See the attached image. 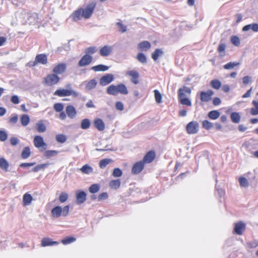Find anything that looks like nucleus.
<instances>
[{"mask_svg": "<svg viewBox=\"0 0 258 258\" xmlns=\"http://www.w3.org/2000/svg\"><path fill=\"white\" fill-rule=\"evenodd\" d=\"M106 92L107 94L114 96L117 95L119 93L123 95L128 94V91L125 85L121 83L117 86L110 85L108 87Z\"/></svg>", "mask_w": 258, "mask_h": 258, "instance_id": "f257e3e1", "label": "nucleus"}, {"mask_svg": "<svg viewBox=\"0 0 258 258\" xmlns=\"http://www.w3.org/2000/svg\"><path fill=\"white\" fill-rule=\"evenodd\" d=\"M70 206L67 205L63 208L59 206L54 207L51 211V214L52 217L57 218L60 216L66 217L69 213Z\"/></svg>", "mask_w": 258, "mask_h": 258, "instance_id": "f03ea898", "label": "nucleus"}, {"mask_svg": "<svg viewBox=\"0 0 258 258\" xmlns=\"http://www.w3.org/2000/svg\"><path fill=\"white\" fill-rule=\"evenodd\" d=\"M95 3H92L88 5L84 9H78L75 11V16H91L95 9Z\"/></svg>", "mask_w": 258, "mask_h": 258, "instance_id": "7ed1b4c3", "label": "nucleus"}, {"mask_svg": "<svg viewBox=\"0 0 258 258\" xmlns=\"http://www.w3.org/2000/svg\"><path fill=\"white\" fill-rule=\"evenodd\" d=\"M54 95L59 97L72 95L74 97H77L79 93L72 89H58L54 92Z\"/></svg>", "mask_w": 258, "mask_h": 258, "instance_id": "20e7f679", "label": "nucleus"}, {"mask_svg": "<svg viewBox=\"0 0 258 258\" xmlns=\"http://www.w3.org/2000/svg\"><path fill=\"white\" fill-rule=\"evenodd\" d=\"M59 77L56 74H51L48 75L44 78V83L48 86H52L56 84L59 81Z\"/></svg>", "mask_w": 258, "mask_h": 258, "instance_id": "39448f33", "label": "nucleus"}, {"mask_svg": "<svg viewBox=\"0 0 258 258\" xmlns=\"http://www.w3.org/2000/svg\"><path fill=\"white\" fill-rule=\"evenodd\" d=\"M199 124L198 122L192 121L189 122L186 127L187 132L189 134H195L198 132Z\"/></svg>", "mask_w": 258, "mask_h": 258, "instance_id": "423d86ee", "label": "nucleus"}, {"mask_svg": "<svg viewBox=\"0 0 258 258\" xmlns=\"http://www.w3.org/2000/svg\"><path fill=\"white\" fill-rule=\"evenodd\" d=\"M93 56L89 55H84L79 61L78 65L80 67L89 66L93 60Z\"/></svg>", "mask_w": 258, "mask_h": 258, "instance_id": "0eeeda50", "label": "nucleus"}, {"mask_svg": "<svg viewBox=\"0 0 258 258\" xmlns=\"http://www.w3.org/2000/svg\"><path fill=\"white\" fill-rule=\"evenodd\" d=\"M114 80V76L111 74H107L102 76L99 80L101 86H104L108 85Z\"/></svg>", "mask_w": 258, "mask_h": 258, "instance_id": "6e6552de", "label": "nucleus"}, {"mask_svg": "<svg viewBox=\"0 0 258 258\" xmlns=\"http://www.w3.org/2000/svg\"><path fill=\"white\" fill-rule=\"evenodd\" d=\"M47 63V57L45 54H37L35 60L33 62L32 66H36L38 63L46 64Z\"/></svg>", "mask_w": 258, "mask_h": 258, "instance_id": "1a4fd4ad", "label": "nucleus"}, {"mask_svg": "<svg viewBox=\"0 0 258 258\" xmlns=\"http://www.w3.org/2000/svg\"><path fill=\"white\" fill-rule=\"evenodd\" d=\"M125 75L131 77V81L134 84H138L139 83V73L138 71L134 70L128 71Z\"/></svg>", "mask_w": 258, "mask_h": 258, "instance_id": "9d476101", "label": "nucleus"}, {"mask_svg": "<svg viewBox=\"0 0 258 258\" xmlns=\"http://www.w3.org/2000/svg\"><path fill=\"white\" fill-rule=\"evenodd\" d=\"M76 203L78 205L84 203L86 200L87 195L86 192L82 190H78L76 192Z\"/></svg>", "mask_w": 258, "mask_h": 258, "instance_id": "9b49d317", "label": "nucleus"}, {"mask_svg": "<svg viewBox=\"0 0 258 258\" xmlns=\"http://www.w3.org/2000/svg\"><path fill=\"white\" fill-rule=\"evenodd\" d=\"M144 167V163L142 161L136 162L133 166L132 173L134 174H138L140 173Z\"/></svg>", "mask_w": 258, "mask_h": 258, "instance_id": "f8f14e48", "label": "nucleus"}, {"mask_svg": "<svg viewBox=\"0 0 258 258\" xmlns=\"http://www.w3.org/2000/svg\"><path fill=\"white\" fill-rule=\"evenodd\" d=\"M214 94V92L209 90L207 92L202 91L201 92V100L203 102H208L211 99V96Z\"/></svg>", "mask_w": 258, "mask_h": 258, "instance_id": "ddd939ff", "label": "nucleus"}, {"mask_svg": "<svg viewBox=\"0 0 258 258\" xmlns=\"http://www.w3.org/2000/svg\"><path fill=\"white\" fill-rule=\"evenodd\" d=\"M113 49L112 46L106 45L100 48L99 53L102 56H107L110 55Z\"/></svg>", "mask_w": 258, "mask_h": 258, "instance_id": "4468645a", "label": "nucleus"}, {"mask_svg": "<svg viewBox=\"0 0 258 258\" xmlns=\"http://www.w3.org/2000/svg\"><path fill=\"white\" fill-rule=\"evenodd\" d=\"M245 229V224L241 222H239L235 224L234 231L236 234L240 235L242 234Z\"/></svg>", "mask_w": 258, "mask_h": 258, "instance_id": "2eb2a0df", "label": "nucleus"}, {"mask_svg": "<svg viewBox=\"0 0 258 258\" xmlns=\"http://www.w3.org/2000/svg\"><path fill=\"white\" fill-rule=\"evenodd\" d=\"M67 69V65L61 63L56 66L53 69V72L56 75L63 73Z\"/></svg>", "mask_w": 258, "mask_h": 258, "instance_id": "dca6fc26", "label": "nucleus"}, {"mask_svg": "<svg viewBox=\"0 0 258 258\" xmlns=\"http://www.w3.org/2000/svg\"><path fill=\"white\" fill-rule=\"evenodd\" d=\"M155 158V153L153 151L148 152L144 156L143 160L144 163H150L152 162Z\"/></svg>", "mask_w": 258, "mask_h": 258, "instance_id": "f3484780", "label": "nucleus"}, {"mask_svg": "<svg viewBox=\"0 0 258 258\" xmlns=\"http://www.w3.org/2000/svg\"><path fill=\"white\" fill-rule=\"evenodd\" d=\"M66 111L69 118L73 119L76 116L77 111L75 108L73 106H67L66 108Z\"/></svg>", "mask_w": 258, "mask_h": 258, "instance_id": "a211bd4d", "label": "nucleus"}, {"mask_svg": "<svg viewBox=\"0 0 258 258\" xmlns=\"http://www.w3.org/2000/svg\"><path fill=\"white\" fill-rule=\"evenodd\" d=\"M34 144L37 148L42 147L46 145L43 141V138L40 136H36L34 137Z\"/></svg>", "mask_w": 258, "mask_h": 258, "instance_id": "6ab92c4d", "label": "nucleus"}, {"mask_svg": "<svg viewBox=\"0 0 258 258\" xmlns=\"http://www.w3.org/2000/svg\"><path fill=\"white\" fill-rule=\"evenodd\" d=\"M33 199L32 196L29 193L25 194L23 196V205L24 206H29L31 205Z\"/></svg>", "mask_w": 258, "mask_h": 258, "instance_id": "aec40b11", "label": "nucleus"}, {"mask_svg": "<svg viewBox=\"0 0 258 258\" xmlns=\"http://www.w3.org/2000/svg\"><path fill=\"white\" fill-rule=\"evenodd\" d=\"M94 125L99 131H102L105 128V124L103 120L100 118H97L94 120Z\"/></svg>", "mask_w": 258, "mask_h": 258, "instance_id": "412c9836", "label": "nucleus"}, {"mask_svg": "<svg viewBox=\"0 0 258 258\" xmlns=\"http://www.w3.org/2000/svg\"><path fill=\"white\" fill-rule=\"evenodd\" d=\"M151 45L148 41H144L139 43L138 48L142 51H147L151 48Z\"/></svg>", "mask_w": 258, "mask_h": 258, "instance_id": "4be33fe9", "label": "nucleus"}, {"mask_svg": "<svg viewBox=\"0 0 258 258\" xmlns=\"http://www.w3.org/2000/svg\"><path fill=\"white\" fill-rule=\"evenodd\" d=\"M58 244V242L52 241L49 238H44L41 240V245L43 247L57 245Z\"/></svg>", "mask_w": 258, "mask_h": 258, "instance_id": "5701e85b", "label": "nucleus"}, {"mask_svg": "<svg viewBox=\"0 0 258 258\" xmlns=\"http://www.w3.org/2000/svg\"><path fill=\"white\" fill-rule=\"evenodd\" d=\"M109 69V67L104 64H98L91 67V70L95 72H105Z\"/></svg>", "mask_w": 258, "mask_h": 258, "instance_id": "b1692460", "label": "nucleus"}, {"mask_svg": "<svg viewBox=\"0 0 258 258\" xmlns=\"http://www.w3.org/2000/svg\"><path fill=\"white\" fill-rule=\"evenodd\" d=\"M97 84V82L95 79H91L86 83L85 89L88 91H90L95 88Z\"/></svg>", "mask_w": 258, "mask_h": 258, "instance_id": "393cba45", "label": "nucleus"}, {"mask_svg": "<svg viewBox=\"0 0 258 258\" xmlns=\"http://www.w3.org/2000/svg\"><path fill=\"white\" fill-rule=\"evenodd\" d=\"M9 164L7 160L4 157L0 158V168L4 171H8Z\"/></svg>", "mask_w": 258, "mask_h": 258, "instance_id": "a878e982", "label": "nucleus"}, {"mask_svg": "<svg viewBox=\"0 0 258 258\" xmlns=\"http://www.w3.org/2000/svg\"><path fill=\"white\" fill-rule=\"evenodd\" d=\"M184 93L190 94L191 93L190 89L187 87H183L182 88H180L178 90V97H185V94Z\"/></svg>", "mask_w": 258, "mask_h": 258, "instance_id": "bb28decb", "label": "nucleus"}, {"mask_svg": "<svg viewBox=\"0 0 258 258\" xmlns=\"http://www.w3.org/2000/svg\"><path fill=\"white\" fill-rule=\"evenodd\" d=\"M230 118L232 121L235 123H238L240 121V115L239 113L234 112H232L230 115Z\"/></svg>", "mask_w": 258, "mask_h": 258, "instance_id": "cd10ccee", "label": "nucleus"}, {"mask_svg": "<svg viewBox=\"0 0 258 258\" xmlns=\"http://www.w3.org/2000/svg\"><path fill=\"white\" fill-rule=\"evenodd\" d=\"M163 54V51L161 49L157 48L152 53V58L154 60H156L159 56Z\"/></svg>", "mask_w": 258, "mask_h": 258, "instance_id": "c85d7f7f", "label": "nucleus"}, {"mask_svg": "<svg viewBox=\"0 0 258 258\" xmlns=\"http://www.w3.org/2000/svg\"><path fill=\"white\" fill-rule=\"evenodd\" d=\"M80 170L82 173L87 174H90L93 170V168L88 164L83 165Z\"/></svg>", "mask_w": 258, "mask_h": 258, "instance_id": "c756f323", "label": "nucleus"}, {"mask_svg": "<svg viewBox=\"0 0 258 258\" xmlns=\"http://www.w3.org/2000/svg\"><path fill=\"white\" fill-rule=\"evenodd\" d=\"M220 113L218 110H212L209 112L208 117L212 119H216L220 116Z\"/></svg>", "mask_w": 258, "mask_h": 258, "instance_id": "7c9ffc66", "label": "nucleus"}, {"mask_svg": "<svg viewBox=\"0 0 258 258\" xmlns=\"http://www.w3.org/2000/svg\"><path fill=\"white\" fill-rule=\"evenodd\" d=\"M240 64V63L237 61L229 62L223 66V68L225 70H231L235 67L238 66Z\"/></svg>", "mask_w": 258, "mask_h": 258, "instance_id": "2f4dec72", "label": "nucleus"}, {"mask_svg": "<svg viewBox=\"0 0 258 258\" xmlns=\"http://www.w3.org/2000/svg\"><path fill=\"white\" fill-rule=\"evenodd\" d=\"M31 154L30 149L29 147H25L22 152L21 157L23 159H27L28 158Z\"/></svg>", "mask_w": 258, "mask_h": 258, "instance_id": "473e14b6", "label": "nucleus"}, {"mask_svg": "<svg viewBox=\"0 0 258 258\" xmlns=\"http://www.w3.org/2000/svg\"><path fill=\"white\" fill-rule=\"evenodd\" d=\"M211 86L215 89L218 90L221 87V83L218 79H214L211 81Z\"/></svg>", "mask_w": 258, "mask_h": 258, "instance_id": "72a5a7b5", "label": "nucleus"}, {"mask_svg": "<svg viewBox=\"0 0 258 258\" xmlns=\"http://www.w3.org/2000/svg\"><path fill=\"white\" fill-rule=\"evenodd\" d=\"M112 162V160L111 159H104L100 160L99 162V166L101 168L103 169L105 168L107 165Z\"/></svg>", "mask_w": 258, "mask_h": 258, "instance_id": "f704fd0d", "label": "nucleus"}, {"mask_svg": "<svg viewBox=\"0 0 258 258\" xmlns=\"http://www.w3.org/2000/svg\"><path fill=\"white\" fill-rule=\"evenodd\" d=\"M21 123L22 125L26 126L30 122V118L27 114H23L20 118Z\"/></svg>", "mask_w": 258, "mask_h": 258, "instance_id": "c9c22d12", "label": "nucleus"}, {"mask_svg": "<svg viewBox=\"0 0 258 258\" xmlns=\"http://www.w3.org/2000/svg\"><path fill=\"white\" fill-rule=\"evenodd\" d=\"M138 60L142 63H147V57L142 52L139 53L137 55Z\"/></svg>", "mask_w": 258, "mask_h": 258, "instance_id": "e433bc0d", "label": "nucleus"}, {"mask_svg": "<svg viewBox=\"0 0 258 258\" xmlns=\"http://www.w3.org/2000/svg\"><path fill=\"white\" fill-rule=\"evenodd\" d=\"M252 103L254 107L251 109L250 113L253 115H257L258 114V101L253 100Z\"/></svg>", "mask_w": 258, "mask_h": 258, "instance_id": "4c0bfd02", "label": "nucleus"}, {"mask_svg": "<svg viewBox=\"0 0 258 258\" xmlns=\"http://www.w3.org/2000/svg\"><path fill=\"white\" fill-rule=\"evenodd\" d=\"M48 165H49L48 163L38 164V165H36L35 167H34L32 169V171L34 172H38L40 170L44 169V168L47 167L48 166Z\"/></svg>", "mask_w": 258, "mask_h": 258, "instance_id": "58836bf2", "label": "nucleus"}, {"mask_svg": "<svg viewBox=\"0 0 258 258\" xmlns=\"http://www.w3.org/2000/svg\"><path fill=\"white\" fill-rule=\"evenodd\" d=\"M110 186L112 188L117 189L120 185V181L119 179L112 180L110 182Z\"/></svg>", "mask_w": 258, "mask_h": 258, "instance_id": "ea45409f", "label": "nucleus"}, {"mask_svg": "<svg viewBox=\"0 0 258 258\" xmlns=\"http://www.w3.org/2000/svg\"><path fill=\"white\" fill-rule=\"evenodd\" d=\"M90 126V121L89 119L86 118L82 120L81 127L83 130H86L89 128Z\"/></svg>", "mask_w": 258, "mask_h": 258, "instance_id": "a19ab883", "label": "nucleus"}, {"mask_svg": "<svg viewBox=\"0 0 258 258\" xmlns=\"http://www.w3.org/2000/svg\"><path fill=\"white\" fill-rule=\"evenodd\" d=\"M97 51V49L95 46H91L87 48L85 50V55H89V56H92L91 55L94 54Z\"/></svg>", "mask_w": 258, "mask_h": 258, "instance_id": "79ce46f5", "label": "nucleus"}, {"mask_svg": "<svg viewBox=\"0 0 258 258\" xmlns=\"http://www.w3.org/2000/svg\"><path fill=\"white\" fill-rule=\"evenodd\" d=\"M37 131L39 133H43L46 131V126L42 122V121H39L36 124Z\"/></svg>", "mask_w": 258, "mask_h": 258, "instance_id": "37998d69", "label": "nucleus"}, {"mask_svg": "<svg viewBox=\"0 0 258 258\" xmlns=\"http://www.w3.org/2000/svg\"><path fill=\"white\" fill-rule=\"evenodd\" d=\"M155 99L156 102L157 103H160L162 102V96L161 94L159 92V91L157 90H155L154 91Z\"/></svg>", "mask_w": 258, "mask_h": 258, "instance_id": "c03bdc74", "label": "nucleus"}, {"mask_svg": "<svg viewBox=\"0 0 258 258\" xmlns=\"http://www.w3.org/2000/svg\"><path fill=\"white\" fill-rule=\"evenodd\" d=\"M99 188L100 187L98 184H93L90 186L89 191L92 194H95L99 191Z\"/></svg>", "mask_w": 258, "mask_h": 258, "instance_id": "a18cd8bd", "label": "nucleus"}, {"mask_svg": "<svg viewBox=\"0 0 258 258\" xmlns=\"http://www.w3.org/2000/svg\"><path fill=\"white\" fill-rule=\"evenodd\" d=\"M180 99V103L183 105H185L188 106H190L191 105V103L190 100L186 98L185 97H179Z\"/></svg>", "mask_w": 258, "mask_h": 258, "instance_id": "49530a36", "label": "nucleus"}, {"mask_svg": "<svg viewBox=\"0 0 258 258\" xmlns=\"http://www.w3.org/2000/svg\"><path fill=\"white\" fill-rule=\"evenodd\" d=\"M203 127L207 130L211 129L213 126V124L207 120H204L202 122Z\"/></svg>", "mask_w": 258, "mask_h": 258, "instance_id": "de8ad7c7", "label": "nucleus"}, {"mask_svg": "<svg viewBox=\"0 0 258 258\" xmlns=\"http://www.w3.org/2000/svg\"><path fill=\"white\" fill-rule=\"evenodd\" d=\"M56 140L58 143H63L66 141L67 137L63 134H58L56 136Z\"/></svg>", "mask_w": 258, "mask_h": 258, "instance_id": "09e8293b", "label": "nucleus"}, {"mask_svg": "<svg viewBox=\"0 0 258 258\" xmlns=\"http://www.w3.org/2000/svg\"><path fill=\"white\" fill-rule=\"evenodd\" d=\"M239 181L240 186H241L242 187H246L249 185L248 181L247 179L244 177H240L239 178Z\"/></svg>", "mask_w": 258, "mask_h": 258, "instance_id": "8fccbe9b", "label": "nucleus"}, {"mask_svg": "<svg viewBox=\"0 0 258 258\" xmlns=\"http://www.w3.org/2000/svg\"><path fill=\"white\" fill-rule=\"evenodd\" d=\"M231 41L232 43L236 46H238L240 43L239 37L236 36H232L231 37Z\"/></svg>", "mask_w": 258, "mask_h": 258, "instance_id": "3c124183", "label": "nucleus"}, {"mask_svg": "<svg viewBox=\"0 0 258 258\" xmlns=\"http://www.w3.org/2000/svg\"><path fill=\"white\" fill-rule=\"evenodd\" d=\"M122 174V172L119 168H115L113 169L112 176L115 177H120Z\"/></svg>", "mask_w": 258, "mask_h": 258, "instance_id": "603ef678", "label": "nucleus"}, {"mask_svg": "<svg viewBox=\"0 0 258 258\" xmlns=\"http://www.w3.org/2000/svg\"><path fill=\"white\" fill-rule=\"evenodd\" d=\"M76 241V238L74 237H68L61 240L63 244H68Z\"/></svg>", "mask_w": 258, "mask_h": 258, "instance_id": "864d4df0", "label": "nucleus"}, {"mask_svg": "<svg viewBox=\"0 0 258 258\" xmlns=\"http://www.w3.org/2000/svg\"><path fill=\"white\" fill-rule=\"evenodd\" d=\"M225 48L226 45L224 43L220 44L218 46V51L220 53V55L222 56L224 55Z\"/></svg>", "mask_w": 258, "mask_h": 258, "instance_id": "5fc2aeb1", "label": "nucleus"}, {"mask_svg": "<svg viewBox=\"0 0 258 258\" xmlns=\"http://www.w3.org/2000/svg\"><path fill=\"white\" fill-rule=\"evenodd\" d=\"M58 199L60 203H64L68 200V195L65 192H61Z\"/></svg>", "mask_w": 258, "mask_h": 258, "instance_id": "6e6d98bb", "label": "nucleus"}, {"mask_svg": "<svg viewBox=\"0 0 258 258\" xmlns=\"http://www.w3.org/2000/svg\"><path fill=\"white\" fill-rule=\"evenodd\" d=\"M62 49H64L66 51H69L70 49V45L69 44H63L62 46L59 47L57 48L56 52L60 53Z\"/></svg>", "mask_w": 258, "mask_h": 258, "instance_id": "4d7b16f0", "label": "nucleus"}, {"mask_svg": "<svg viewBox=\"0 0 258 258\" xmlns=\"http://www.w3.org/2000/svg\"><path fill=\"white\" fill-rule=\"evenodd\" d=\"M116 25L118 27V31L124 33L126 31V27L120 22H118L116 23Z\"/></svg>", "mask_w": 258, "mask_h": 258, "instance_id": "13d9d810", "label": "nucleus"}, {"mask_svg": "<svg viewBox=\"0 0 258 258\" xmlns=\"http://www.w3.org/2000/svg\"><path fill=\"white\" fill-rule=\"evenodd\" d=\"M8 134L6 131H0V141L1 142H5L8 139Z\"/></svg>", "mask_w": 258, "mask_h": 258, "instance_id": "bf43d9fd", "label": "nucleus"}, {"mask_svg": "<svg viewBox=\"0 0 258 258\" xmlns=\"http://www.w3.org/2000/svg\"><path fill=\"white\" fill-rule=\"evenodd\" d=\"M53 108L56 112H60L63 110V105L62 103H57L54 105Z\"/></svg>", "mask_w": 258, "mask_h": 258, "instance_id": "052dcab7", "label": "nucleus"}, {"mask_svg": "<svg viewBox=\"0 0 258 258\" xmlns=\"http://www.w3.org/2000/svg\"><path fill=\"white\" fill-rule=\"evenodd\" d=\"M89 17H70V18L67 20L68 22H78L80 20H81L82 18H84V20L88 18Z\"/></svg>", "mask_w": 258, "mask_h": 258, "instance_id": "680f3d73", "label": "nucleus"}, {"mask_svg": "<svg viewBox=\"0 0 258 258\" xmlns=\"http://www.w3.org/2000/svg\"><path fill=\"white\" fill-rule=\"evenodd\" d=\"M58 152L55 150H48L45 152V156L47 158L57 155Z\"/></svg>", "mask_w": 258, "mask_h": 258, "instance_id": "e2e57ef3", "label": "nucleus"}, {"mask_svg": "<svg viewBox=\"0 0 258 258\" xmlns=\"http://www.w3.org/2000/svg\"><path fill=\"white\" fill-rule=\"evenodd\" d=\"M19 140L16 137H12L10 138V142L11 145L15 146L19 143Z\"/></svg>", "mask_w": 258, "mask_h": 258, "instance_id": "0e129e2a", "label": "nucleus"}, {"mask_svg": "<svg viewBox=\"0 0 258 258\" xmlns=\"http://www.w3.org/2000/svg\"><path fill=\"white\" fill-rule=\"evenodd\" d=\"M252 81V78L250 76H246L243 78L242 81L243 83L245 85H247L250 83Z\"/></svg>", "mask_w": 258, "mask_h": 258, "instance_id": "69168bd1", "label": "nucleus"}, {"mask_svg": "<svg viewBox=\"0 0 258 258\" xmlns=\"http://www.w3.org/2000/svg\"><path fill=\"white\" fill-rule=\"evenodd\" d=\"M115 108L119 111H122L124 109L123 104L120 101H117L115 103Z\"/></svg>", "mask_w": 258, "mask_h": 258, "instance_id": "338daca9", "label": "nucleus"}, {"mask_svg": "<svg viewBox=\"0 0 258 258\" xmlns=\"http://www.w3.org/2000/svg\"><path fill=\"white\" fill-rule=\"evenodd\" d=\"M108 198V194L107 192H102L101 194H100L98 198V201H101L103 200H105Z\"/></svg>", "mask_w": 258, "mask_h": 258, "instance_id": "774afa93", "label": "nucleus"}]
</instances>
